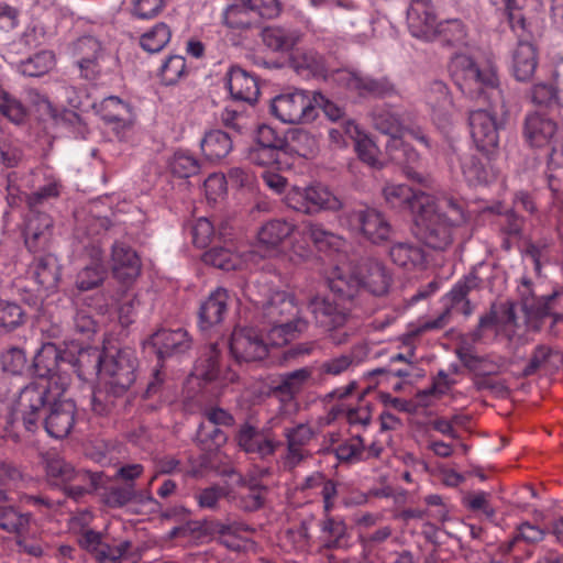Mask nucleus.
<instances>
[{
    "mask_svg": "<svg viewBox=\"0 0 563 563\" xmlns=\"http://www.w3.org/2000/svg\"><path fill=\"white\" fill-rule=\"evenodd\" d=\"M302 235L308 238L319 250L339 246V236L327 230L322 224L316 222H305Z\"/></svg>",
    "mask_w": 563,
    "mask_h": 563,
    "instance_id": "nucleus-54",
    "label": "nucleus"
},
{
    "mask_svg": "<svg viewBox=\"0 0 563 563\" xmlns=\"http://www.w3.org/2000/svg\"><path fill=\"white\" fill-rule=\"evenodd\" d=\"M261 36L268 49L286 54L300 43L302 33L296 27L273 25L263 29Z\"/></svg>",
    "mask_w": 563,
    "mask_h": 563,
    "instance_id": "nucleus-28",
    "label": "nucleus"
},
{
    "mask_svg": "<svg viewBox=\"0 0 563 563\" xmlns=\"http://www.w3.org/2000/svg\"><path fill=\"white\" fill-rule=\"evenodd\" d=\"M485 267L479 264L474 267L463 279L459 280L453 288L443 297V306L451 313L452 309H459V306L467 301V295L471 290L477 289L483 284L479 272Z\"/></svg>",
    "mask_w": 563,
    "mask_h": 563,
    "instance_id": "nucleus-33",
    "label": "nucleus"
},
{
    "mask_svg": "<svg viewBox=\"0 0 563 563\" xmlns=\"http://www.w3.org/2000/svg\"><path fill=\"white\" fill-rule=\"evenodd\" d=\"M30 521L29 514L19 512L13 506H0V528L8 532H21Z\"/></svg>",
    "mask_w": 563,
    "mask_h": 563,
    "instance_id": "nucleus-61",
    "label": "nucleus"
},
{
    "mask_svg": "<svg viewBox=\"0 0 563 563\" xmlns=\"http://www.w3.org/2000/svg\"><path fill=\"white\" fill-rule=\"evenodd\" d=\"M373 124L379 132L390 139L401 137L406 130V120L390 109H380L373 112Z\"/></svg>",
    "mask_w": 563,
    "mask_h": 563,
    "instance_id": "nucleus-48",
    "label": "nucleus"
},
{
    "mask_svg": "<svg viewBox=\"0 0 563 563\" xmlns=\"http://www.w3.org/2000/svg\"><path fill=\"white\" fill-rule=\"evenodd\" d=\"M203 262L224 271H234L240 265L239 257L225 247L210 249L203 254Z\"/></svg>",
    "mask_w": 563,
    "mask_h": 563,
    "instance_id": "nucleus-59",
    "label": "nucleus"
},
{
    "mask_svg": "<svg viewBox=\"0 0 563 563\" xmlns=\"http://www.w3.org/2000/svg\"><path fill=\"white\" fill-rule=\"evenodd\" d=\"M246 291L273 345H283L308 329L309 322L299 316L294 295L267 285H252Z\"/></svg>",
    "mask_w": 563,
    "mask_h": 563,
    "instance_id": "nucleus-1",
    "label": "nucleus"
},
{
    "mask_svg": "<svg viewBox=\"0 0 563 563\" xmlns=\"http://www.w3.org/2000/svg\"><path fill=\"white\" fill-rule=\"evenodd\" d=\"M31 272L36 283L45 289L55 288L60 277L57 258L52 254L36 257Z\"/></svg>",
    "mask_w": 563,
    "mask_h": 563,
    "instance_id": "nucleus-40",
    "label": "nucleus"
},
{
    "mask_svg": "<svg viewBox=\"0 0 563 563\" xmlns=\"http://www.w3.org/2000/svg\"><path fill=\"white\" fill-rule=\"evenodd\" d=\"M434 31V40L440 41L443 45L460 46L465 44L466 29L459 19L438 22Z\"/></svg>",
    "mask_w": 563,
    "mask_h": 563,
    "instance_id": "nucleus-47",
    "label": "nucleus"
},
{
    "mask_svg": "<svg viewBox=\"0 0 563 563\" xmlns=\"http://www.w3.org/2000/svg\"><path fill=\"white\" fill-rule=\"evenodd\" d=\"M386 151L393 162L404 168L406 176L418 183L427 184V177L418 170L421 158L420 154L401 137L389 139L386 143Z\"/></svg>",
    "mask_w": 563,
    "mask_h": 563,
    "instance_id": "nucleus-17",
    "label": "nucleus"
},
{
    "mask_svg": "<svg viewBox=\"0 0 563 563\" xmlns=\"http://www.w3.org/2000/svg\"><path fill=\"white\" fill-rule=\"evenodd\" d=\"M238 445L246 453L257 454L265 459L273 455L282 442L264 430H258L250 423H243L236 434Z\"/></svg>",
    "mask_w": 563,
    "mask_h": 563,
    "instance_id": "nucleus-19",
    "label": "nucleus"
},
{
    "mask_svg": "<svg viewBox=\"0 0 563 563\" xmlns=\"http://www.w3.org/2000/svg\"><path fill=\"white\" fill-rule=\"evenodd\" d=\"M141 475V466L131 464L120 467L117 476L121 483L111 486L103 494L102 498L109 507H122L136 496L134 481Z\"/></svg>",
    "mask_w": 563,
    "mask_h": 563,
    "instance_id": "nucleus-18",
    "label": "nucleus"
},
{
    "mask_svg": "<svg viewBox=\"0 0 563 563\" xmlns=\"http://www.w3.org/2000/svg\"><path fill=\"white\" fill-rule=\"evenodd\" d=\"M341 79L347 89L357 92L361 97L386 98L397 93L396 85L388 77L374 78L346 71Z\"/></svg>",
    "mask_w": 563,
    "mask_h": 563,
    "instance_id": "nucleus-16",
    "label": "nucleus"
},
{
    "mask_svg": "<svg viewBox=\"0 0 563 563\" xmlns=\"http://www.w3.org/2000/svg\"><path fill=\"white\" fill-rule=\"evenodd\" d=\"M424 201L415 217V235L428 247L445 251L453 243L455 229L465 220L463 208L448 195Z\"/></svg>",
    "mask_w": 563,
    "mask_h": 563,
    "instance_id": "nucleus-2",
    "label": "nucleus"
},
{
    "mask_svg": "<svg viewBox=\"0 0 563 563\" xmlns=\"http://www.w3.org/2000/svg\"><path fill=\"white\" fill-rule=\"evenodd\" d=\"M407 27L413 37L434 41L438 24L435 8L431 0H411L407 9Z\"/></svg>",
    "mask_w": 563,
    "mask_h": 563,
    "instance_id": "nucleus-11",
    "label": "nucleus"
},
{
    "mask_svg": "<svg viewBox=\"0 0 563 563\" xmlns=\"http://www.w3.org/2000/svg\"><path fill=\"white\" fill-rule=\"evenodd\" d=\"M228 440L220 427L201 422L197 431V442L203 451H213L222 446Z\"/></svg>",
    "mask_w": 563,
    "mask_h": 563,
    "instance_id": "nucleus-56",
    "label": "nucleus"
},
{
    "mask_svg": "<svg viewBox=\"0 0 563 563\" xmlns=\"http://www.w3.org/2000/svg\"><path fill=\"white\" fill-rule=\"evenodd\" d=\"M78 542L84 550L93 554L99 563H115L131 548V542L126 540L118 545H109L103 542L102 534L93 530H86Z\"/></svg>",
    "mask_w": 563,
    "mask_h": 563,
    "instance_id": "nucleus-20",
    "label": "nucleus"
},
{
    "mask_svg": "<svg viewBox=\"0 0 563 563\" xmlns=\"http://www.w3.org/2000/svg\"><path fill=\"white\" fill-rule=\"evenodd\" d=\"M173 175L179 178H189L198 174L200 164L198 159L187 152H176L169 162Z\"/></svg>",
    "mask_w": 563,
    "mask_h": 563,
    "instance_id": "nucleus-57",
    "label": "nucleus"
},
{
    "mask_svg": "<svg viewBox=\"0 0 563 563\" xmlns=\"http://www.w3.org/2000/svg\"><path fill=\"white\" fill-rule=\"evenodd\" d=\"M29 93L34 95L38 100H41L42 102L47 104V107L51 109V114L54 118V120L56 121V123L65 125L67 128H71L74 130V133L76 134V136H80L82 139L86 137V135L88 133V129L82 123L81 118L79 117V114L77 112H75L73 110H68V109H64L60 112H56L55 110L52 109L51 103L44 96H41L35 90H30Z\"/></svg>",
    "mask_w": 563,
    "mask_h": 563,
    "instance_id": "nucleus-52",
    "label": "nucleus"
},
{
    "mask_svg": "<svg viewBox=\"0 0 563 563\" xmlns=\"http://www.w3.org/2000/svg\"><path fill=\"white\" fill-rule=\"evenodd\" d=\"M320 540L325 550H336L344 547L349 538L347 527L343 520L327 516L320 522Z\"/></svg>",
    "mask_w": 563,
    "mask_h": 563,
    "instance_id": "nucleus-44",
    "label": "nucleus"
},
{
    "mask_svg": "<svg viewBox=\"0 0 563 563\" xmlns=\"http://www.w3.org/2000/svg\"><path fill=\"white\" fill-rule=\"evenodd\" d=\"M111 269L117 279L130 284L141 269L137 252L124 242H115L111 249Z\"/></svg>",
    "mask_w": 563,
    "mask_h": 563,
    "instance_id": "nucleus-21",
    "label": "nucleus"
},
{
    "mask_svg": "<svg viewBox=\"0 0 563 563\" xmlns=\"http://www.w3.org/2000/svg\"><path fill=\"white\" fill-rule=\"evenodd\" d=\"M0 113L15 124L26 118L27 111L23 103L0 87Z\"/></svg>",
    "mask_w": 563,
    "mask_h": 563,
    "instance_id": "nucleus-62",
    "label": "nucleus"
},
{
    "mask_svg": "<svg viewBox=\"0 0 563 563\" xmlns=\"http://www.w3.org/2000/svg\"><path fill=\"white\" fill-rule=\"evenodd\" d=\"M497 9L506 15L511 30L522 36L527 31V22L522 9L527 0H489Z\"/></svg>",
    "mask_w": 563,
    "mask_h": 563,
    "instance_id": "nucleus-46",
    "label": "nucleus"
},
{
    "mask_svg": "<svg viewBox=\"0 0 563 563\" xmlns=\"http://www.w3.org/2000/svg\"><path fill=\"white\" fill-rule=\"evenodd\" d=\"M383 195L391 208L409 209L416 214L423 208L424 200L433 197L423 191H415L405 184H387L383 188Z\"/></svg>",
    "mask_w": 563,
    "mask_h": 563,
    "instance_id": "nucleus-25",
    "label": "nucleus"
},
{
    "mask_svg": "<svg viewBox=\"0 0 563 563\" xmlns=\"http://www.w3.org/2000/svg\"><path fill=\"white\" fill-rule=\"evenodd\" d=\"M390 260L399 267L408 271L422 268L426 254L421 246L410 242H398L389 250Z\"/></svg>",
    "mask_w": 563,
    "mask_h": 563,
    "instance_id": "nucleus-37",
    "label": "nucleus"
},
{
    "mask_svg": "<svg viewBox=\"0 0 563 563\" xmlns=\"http://www.w3.org/2000/svg\"><path fill=\"white\" fill-rule=\"evenodd\" d=\"M272 113L284 123L300 124L314 120L312 95L305 90L276 96L271 104Z\"/></svg>",
    "mask_w": 563,
    "mask_h": 563,
    "instance_id": "nucleus-8",
    "label": "nucleus"
},
{
    "mask_svg": "<svg viewBox=\"0 0 563 563\" xmlns=\"http://www.w3.org/2000/svg\"><path fill=\"white\" fill-rule=\"evenodd\" d=\"M223 23L230 29H250L257 23L252 0H233L222 13Z\"/></svg>",
    "mask_w": 563,
    "mask_h": 563,
    "instance_id": "nucleus-36",
    "label": "nucleus"
},
{
    "mask_svg": "<svg viewBox=\"0 0 563 563\" xmlns=\"http://www.w3.org/2000/svg\"><path fill=\"white\" fill-rule=\"evenodd\" d=\"M455 158L459 162L461 173L468 185L477 186L488 183L489 173L478 157L472 154L460 155L453 152L450 156L451 166H453Z\"/></svg>",
    "mask_w": 563,
    "mask_h": 563,
    "instance_id": "nucleus-39",
    "label": "nucleus"
},
{
    "mask_svg": "<svg viewBox=\"0 0 563 563\" xmlns=\"http://www.w3.org/2000/svg\"><path fill=\"white\" fill-rule=\"evenodd\" d=\"M230 352L238 362H253L267 355V345L255 329L239 328L232 332Z\"/></svg>",
    "mask_w": 563,
    "mask_h": 563,
    "instance_id": "nucleus-12",
    "label": "nucleus"
},
{
    "mask_svg": "<svg viewBox=\"0 0 563 563\" xmlns=\"http://www.w3.org/2000/svg\"><path fill=\"white\" fill-rule=\"evenodd\" d=\"M187 73L185 57L170 55L165 57L156 69V76L165 86L177 84Z\"/></svg>",
    "mask_w": 563,
    "mask_h": 563,
    "instance_id": "nucleus-51",
    "label": "nucleus"
},
{
    "mask_svg": "<svg viewBox=\"0 0 563 563\" xmlns=\"http://www.w3.org/2000/svg\"><path fill=\"white\" fill-rule=\"evenodd\" d=\"M137 365L139 360L131 349H122L115 355L107 354L102 378L119 386V391H126L136 379Z\"/></svg>",
    "mask_w": 563,
    "mask_h": 563,
    "instance_id": "nucleus-10",
    "label": "nucleus"
},
{
    "mask_svg": "<svg viewBox=\"0 0 563 563\" xmlns=\"http://www.w3.org/2000/svg\"><path fill=\"white\" fill-rule=\"evenodd\" d=\"M294 230L295 224L285 219H273L264 223L257 233V239L260 246L265 247V255L274 253Z\"/></svg>",
    "mask_w": 563,
    "mask_h": 563,
    "instance_id": "nucleus-31",
    "label": "nucleus"
},
{
    "mask_svg": "<svg viewBox=\"0 0 563 563\" xmlns=\"http://www.w3.org/2000/svg\"><path fill=\"white\" fill-rule=\"evenodd\" d=\"M241 485L246 489L236 497V505L244 511H255L263 507L267 487L255 478L243 479Z\"/></svg>",
    "mask_w": 563,
    "mask_h": 563,
    "instance_id": "nucleus-45",
    "label": "nucleus"
},
{
    "mask_svg": "<svg viewBox=\"0 0 563 563\" xmlns=\"http://www.w3.org/2000/svg\"><path fill=\"white\" fill-rule=\"evenodd\" d=\"M352 219L358 225L366 240L374 244H380L389 240L393 228L386 217L374 208L355 210Z\"/></svg>",
    "mask_w": 563,
    "mask_h": 563,
    "instance_id": "nucleus-15",
    "label": "nucleus"
},
{
    "mask_svg": "<svg viewBox=\"0 0 563 563\" xmlns=\"http://www.w3.org/2000/svg\"><path fill=\"white\" fill-rule=\"evenodd\" d=\"M334 453L340 462L364 461L365 443L361 435H353L343 443H340Z\"/></svg>",
    "mask_w": 563,
    "mask_h": 563,
    "instance_id": "nucleus-58",
    "label": "nucleus"
},
{
    "mask_svg": "<svg viewBox=\"0 0 563 563\" xmlns=\"http://www.w3.org/2000/svg\"><path fill=\"white\" fill-rule=\"evenodd\" d=\"M60 195V183L56 179L48 180L45 185L41 186L36 191L26 195V203L31 211L37 210L52 199H56Z\"/></svg>",
    "mask_w": 563,
    "mask_h": 563,
    "instance_id": "nucleus-60",
    "label": "nucleus"
},
{
    "mask_svg": "<svg viewBox=\"0 0 563 563\" xmlns=\"http://www.w3.org/2000/svg\"><path fill=\"white\" fill-rule=\"evenodd\" d=\"M228 306V292L223 288H217L201 303L199 308V325L207 330L223 320Z\"/></svg>",
    "mask_w": 563,
    "mask_h": 563,
    "instance_id": "nucleus-32",
    "label": "nucleus"
},
{
    "mask_svg": "<svg viewBox=\"0 0 563 563\" xmlns=\"http://www.w3.org/2000/svg\"><path fill=\"white\" fill-rule=\"evenodd\" d=\"M69 353L60 351L54 343L44 344L34 356V371L42 380L52 379L57 375L59 363H70Z\"/></svg>",
    "mask_w": 563,
    "mask_h": 563,
    "instance_id": "nucleus-29",
    "label": "nucleus"
},
{
    "mask_svg": "<svg viewBox=\"0 0 563 563\" xmlns=\"http://www.w3.org/2000/svg\"><path fill=\"white\" fill-rule=\"evenodd\" d=\"M329 286L331 291L338 297L336 299L350 307H360L356 297L362 288V284L357 277V266L346 275L332 278Z\"/></svg>",
    "mask_w": 563,
    "mask_h": 563,
    "instance_id": "nucleus-38",
    "label": "nucleus"
},
{
    "mask_svg": "<svg viewBox=\"0 0 563 563\" xmlns=\"http://www.w3.org/2000/svg\"><path fill=\"white\" fill-rule=\"evenodd\" d=\"M488 109H476L470 112L468 123L472 139L476 147L489 154L499 144V130L504 128L505 121L497 117V108H504L503 96L500 100L486 99Z\"/></svg>",
    "mask_w": 563,
    "mask_h": 563,
    "instance_id": "nucleus-6",
    "label": "nucleus"
},
{
    "mask_svg": "<svg viewBox=\"0 0 563 563\" xmlns=\"http://www.w3.org/2000/svg\"><path fill=\"white\" fill-rule=\"evenodd\" d=\"M92 262L80 269L76 277V286L86 291L98 287L106 277V268L102 263V253L98 247L92 249Z\"/></svg>",
    "mask_w": 563,
    "mask_h": 563,
    "instance_id": "nucleus-41",
    "label": "nucleus"
},
{
    "mask_svg": "<svg viewBox=\"0 0 563 563\" xmlns=\"http://www.w3.org/2000/svg\"><path fill=\"white\" fill-rule=\"evenodd\" d=\"M119 386L110 384L104 378L98 379L91 396V409L99 416H108L113 412L117 401L126 391H119Z\"/></svg>",
    "mask_w": 563,
    "mask_h": 563,
    "instance_id": "nucleus-35",
    "label": "nucleus"
},
{
    "mask_svg": "<svg viewBox=\"0 0 563 563\" xmlns=\"http://www.w3.org/2000/svg\"><path fill=\"white\" fill-rule=\"evenodd\" d=\"M24 322V311L22 308L10 301H0V329L10 332L22 325Z\"/></svg>",
    "mask_w": 563,
    "mask_h": 563,
    "instance_id": "nucleus-64",
    "label": "nucleus"
},
{
    "mask_svg": "<svg viewBox=\"0 0 563 563\" xmlns=\"http://www.w3.org/2000/svg\"><path fill=\"white\" fill-rule=\"evenodd\" d=\"M451 77L460 90L472 99L500 100L498 78L493 66H479L466 54H455L450 62Z\"/></svg>",
    "mask_w": 563,
    "mask_h": 563,
    "instance_id": "nucleus-3",
    "label": "nucleus"
},
{
    "mask_svg": "<svg viewBox=\"0 0 563 563\" xmlns=\"http://www.w3.org/2000/svg\"><path fill=\"white\" fill-rule=\"evenodd\" d=\"M283 435L286 450L282 455V463L285 470L291 471L311 456L308 445L314 439L316 432L310 424L298 423L294 427H286Z\"/></svg>",
    "mask_w": 563,
    "mask_h": 563,
    "instance_id": "nucleus-9",
    "label": "nucleus"
},
{
    "mask_svg": "<svg viewBox=\"0 0 563 563\" xmlns=\"http://www.w3.org/2000/svg\"><path fill=\"white\" fill-rule=\"evenodd\" d=\"M68 357L71 358L69 364L77 368L79 377L86 378L87 376L97 375L98 379L102 378L107 354L99 349H80L76 357L70 353Z\"/></svg>",
    "mask_w": 563,
    "mask_h": 563,
    "instance_id": "nucleus-34",
    "label": "nucleus"
},
{
    "mask_svg": "<svg viewBox=\"0 0 563 563\" xmlns=\"http://www.w3.org/2000/svg\"><path fill=\"white\" fill-rule=\"evenodd\" d=\"M527 31L519 37L518 45L512 54V71L517 80H529L536 71L538 65L537 51L532 43L527 41Z\"/></svg>",
    "mask_w": 563,
    "mask_h": 563,
    "instance_id": "nucleus-30",
    "label": "nucleus"
},
{
    "mask_svg": "<svg viewBox=\"0 0 563 563\" xmlns=\"http://www.w3.org/2000/svg\"><path fill=\"white\" fill-rule=\"evenodd\" d=\"M53 220L47 213L34 210L29 212L24 228V242L31 252L44 247L51 236Z\"/></svg>",
    "mask_w": 563,
    "mask_h": 563,
    "instance_id": "nucleus-27",
    "label": "nucleus"
},
{
    "mask_svg": "<svg viewBox=\"0 0 563 563\" xmlns=\"http://www.w3.org/2000/svg\"><path fill=\"white\" fill-rule=\"evenodd\" d=\"M556 352L558 350L549 345H537L533 349L527 365L523 367L521 376L530 377L538 374L539 372H555Z\"/></svg>",
    "mask_w": 563,
    "mask_h": 563,
    "instance_id": "nucleus-42",
    "label": "nucleus"
},
{
    "mask_svg": "<svg viewBox=\"0 0 563 563\" xmlns=\"http://www.w3.org/2000/svg\"><path fill=\"white\" fill-rule=\"evenodd\" d=\"M76 415L77 408L71 399H58L56 397L43 420L48 435L55 439L67 437L75 426Z\"/></svg>",
    "mask_w": 563,
    "mask_h": 563,
    "instance_id": "nucleus-14",
    "label": "nucleus"
},
{
    "mask_svg": "<svg viewBox=\"0 0 563 563\" xmlns=\"http://www.w3.org/2000/svg\"><path fill=\"white\" fill-rule=\"evenodd\" d=\"M286 140L287 146L284 150V154L296 153L301 157L310 158L318 152L317 139L306 130H294Z\"/></svg>",
    "mask_w": 563,
    "mask_h": 563,
    "instance_id": "nucleus-49",
    "label": "nucleus"
},
{
    "mask_svg": "<svg viewBox=\"0 0 563 563\" xmlns=\"http://www.w3.org/2000/svg\"><path fill=\"white\" fill-rule=\"evenodd\" d=\"M46 475L52 485H66L71 479L74 466L58 455H49L46 459Z\"/></svg>",
    "mask_w": 563,
    "mask_h": 563,
    "instance_id": "nucleus-55",
    "label": "nucleus"
},
{
    "mask_svg": "<svg viewBox=\"0 0 563 563\" xmlns=\"http://www.w3.org/2000/svg\"><path fill=\"white\" fill-rule=\"evenodd\" d=\"M150 344L155 350L158 360L181 354L191 347V339L185 329H159L150 338Z\"/></svg>",
    "mask_w": 563,
    "mask_h": 563,
    "instance_id": "nucleus-23",
    "label": "nucleus"
},
{
    "mask_svg": "<svg viewBox=\"0 0 563 563\" xmlns=\"http://www.w3.org/2000/svg\"><path fill=\"white\" fill-rule=\"evenodd\" d=\"M170 30L165 23H156L151 30L143 33V63H148L152 56L159 53L170 41Z\"/></svg>",
    "mask_w": 563,
    "mask_h": 563,
    "instance_id": "nucleus-50",
    "label": "nucleus"
},
{
    "mask_svg": "<svg viewBox=\"0 0 563 563\" xmlns=\"http://www.w3.org/2000/svg\"><path fill=\"white\" fill-rule=\"evenodd\" d=\"M357 277L362 288L376 297L387 295L393 284L390 269L383 262L374 258H366L358 263Z\"/></svg>",
    "mask_w": 563,
    "mask_h": 563,
    "instance_id": "nucleus-13",
    "label": "nucleus"
},
{
    "mask_svg": "<svg viewBox=\"0 0 563 563\" xmlns=\"http://www.w3.org/2000/svg\"><path fill=\"white\" fill-rule=\"evenodd\" d=\"M54 65V54L51 51H42L21 62L19 69L24 76L40 77L48 73Z\"/></svg>",
    "mask_w": 563,
    "mask_h": 563,
    "instance_id": "nucleus-53",
    "label": "nucleus"
},
{
    "mask_svg": "<svg viewBox=\"0 0 563 563\" xmlns=\"http://www.w3.org/2000/svg\"><path fill=\"white\" fill-rule=\"evenodd\" d=\"M57 389L53 393L48 380H38L30 383L20 390L12 411L25 431L33 433L38 429L42 411L47 405L51 406L64 387Z\"/></svg>",
    "mask_w": 563,
    "mask_h": 563,
    "instance_id": "nucleus-5",
    "label": "nucleus"
},
{
    "mask_svg": "<svg viewBox=\"0 0 563 563\" xmlns=\"http://www.w3.org/2000/svg\"><path fill=\"white\" fill-rule=\"evenodd\" d=\"M314 369L310 366L280 374L273 393L282 401H294L302 390L314 385Z\"/></svg>",
    "mask_w": 563,
    "mask_h": 563,
    "instance_id": "nucleus-22",
    "label": "nucleus"
},
{
    "mask_svg": "<svg viewBox=\"0 0 563 563\" xmlns=\"http://www.w3.org/2000/svg\"><path fill=\"white\" fill-rule=\"evenodd\" d=\"M309 309L313 314L316 324L329 333L336 345L347 341L349 332H339L345 324L362 320L375 312L374 307H350L339 299L314 297L309 301Z\"/></svg>",
    "mask_w": 563,
    "mask_h": 563,
    "instance_id": "nucleus-4",
    "label": "nucleus"
},
{
    "mask_svg": "<svg viewBox=\"0 0 563 563\" xmlns=\"http://www.w3.org/2000/svg\"><path fill=\"white\" fill-rule=\"evenodd\" d=\"M227 87L236 101L254 103L260 95L257 80L239 66H233L227 74Z\"/></svg>",
    "mask_w": 563,
    "mask_h": 563,
    "instance_id": "nucleus-26",
    "label": "nucleus"
},
{
    "mask_svg": "<svg viewBox=\"0 0 563 563\" xmlns=\"http://www.w3.org/2000/svg\"><path fill=\"white\" fill-rule=\"evenodd\" d=\"M200 146L207 159L219 161L232 151L233 141L229 133L221 130H212L206 133Z\"/></svg>",
    "mask_w": 563,
    "mask_h": 563,
    "instance_id": "nucleus-43",
    "label": "nucleus"
},
{
    "mask_svg": "<svg viewBox=\"0 0 563 563\" xmlns=\"http://www.w3.org/2000/svg\"><path fill=\"white\" fill-rule=\"evenodd\" d=\"M286 203L289 208L310 216L343 208V201L320 183L292 187L286 195Z\"/></svg>",
    "mask_w": 563,
    "mask_h": 563,
    "instance_id": "nucleus-7",
    "label": "nucleus"
},
{
    "mask_svg": "<svg viewBox=\"0 0 563 563\" xmlns=\"http://www.w3.org/2000/svg\"><path fill=\"white\" fill-rule=\"evenodd\" d=\"M559 130L556 122L541 112H531L525 118L523 136L531 146L548 145Z\"/></svg>",
    "mask_w": 563,
    "mask_h": 563,
    "instance_id": "nucleus-24",
    "label": "nucleus"
},
{
    "mask_svg": "<svg viewBox=\"0 0 563 563\" xmlns=\"http://www.w3.org/2000/svg\"><path fill=\"white\" fill-rule=\"evenodd\" d=\"M98 113L107 122H117L123 120V114L130 111L129 106L124 103L119 97L109 96L95 104Z\"/></svg>",
    "mask_w": 563,
    "mask_h": 563,
    "instance_id": "nucleus-63",
    "label": "nucleus"
}]
</instances>
